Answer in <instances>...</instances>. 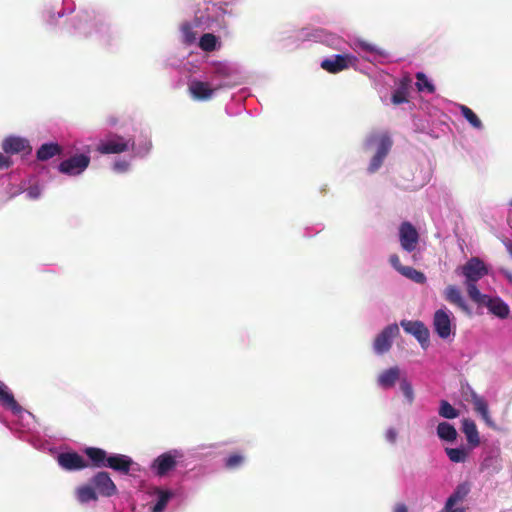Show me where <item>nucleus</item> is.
I'll return each instance as SVG.
<instances>
[{"label": "nucleus", "mask_w": 512, "mask_h": 512, "mask_svg": "<svg viewBox=\"0 0 512 512\" xmlns=\"http://www.w3.org/2000/svg\"><path fill=\"white\" fill-rule=\"evenodd\" d=\"M62 148L57 143H45L37 150V158L41 161H46L52 157L59 155Z\"/></svg>", "instance_id": "obj_25"}, {"label": "nucleus", "mask_w": 512, "mask_h": 512, "mask_svg": "<svg viewBox=\"0 0 512 512\" xmlns=\"http://www.w3.org/2000/svg\"><path fill=\"white\" fill-rule=\"evenodd\" d=\"M90 164V157L85 154L74 155L62 161L58 169L61 173L76 176L81 174Z\"/></svg>", "instance_id": "obj_4"}, {"label": "nucleus", "mask_w": 512, "mask_h": 512, "mask_svg": "<svg viewBox=\"0 0 512 512\" xmlns=\"http://www.w3.org/2000/svg\"><path fill=\"white\" fill-rule=\"evenodd\" d=\"M483 305H485L492 314L501 319H506L510 312L509 306L499 297H488Z\"/></svg>", "instance_id": "obj_19"}, {"label": "nucleus", "mask_w": 512, "mask_h": 512, "mask_svg": "<svg viewBox=\"0 0 512 512\" xmlns=\"http://www.w3.org/2000/svg\"><path fill=\"white\" fill-rule=\"evenodd\" d=\"M470 397L474 411L481 416L488 427L495 428V423L489 413L487 401L482 396L478 395L474 390H471Z\"/></svg>", "instance_id": "obj_12"}, {"label": "nucleus", "mask_w": 512, "mask_h": 512, "mask_svg": "<svg viewBox=\"0 0 512 512\" xmlns=\"http://www.w3.org/2000/svg\"><path fill=\"white\" fill-rule=\"evenodd\" d=\"M435 332L442 339H447L451 334V319L447 311L439 309L433 318Z\"/></svg>", "instance_id": "obj_11"}, {"label": "nucleus", "mask_w": 512, "mask_h": 512, "mask_svg": "<svg viewBox=\"0 0 512 512\" xmlns=\"http://www.w3.org/2000/svg\"><path fill=\"white\" fill-rule=\"evenodd\" d=\"M437 436L447 442H453L457 439L458 433L456 428L448 422H440L437 426Z\"/></svg>", "instance_id": "obj_24"}, {"label": "nucleus", "mask_w": 512, "mask_h": 512, "mask_svg": "<svg viewBox=\"0 0 512 512\" xmlns=\"http://www.w3.org/2000/svg\"><path fill=\"white\" fill-rule=\"evenodd\" d=\"M470 299L477 304H484L488 299V295L481 294L477 288V282H464Z\"/></svg>", "instance_id": "obj_27"}, {"label": "nucleus", "mask_w": 512, "mask_h": 512, "mask_svg": "<svg viewBox=\"0 0 512 512\" xmlns=\"http://www.w3.org/2000/svg\"><path fill=\"white\" fill-rule=\"evenodd\" d=\"M438 413L446 419H455L459 416V411L446 400L440 401Z\"/></svg>", "instance_id": "obj_30"}, {"label": "nucleus", "mask_w": 512, "mask_h": 512, "mask_svg": "<svg viewBox=\"0 0 512 512\" xmlns=\"http://www.w3.org/2000/svg\"><path fill=\"white\" fill-rule=\"evenodd\" d=\"M135 142L132 139L126 140L123 136L113 134L105 141H101L97 146V151L101 154H120L133 150Z\"/></svg>", "instance_id": "obj_2"}, {"label": "nucleus", "mask_w": 512, "mask_h": 512, "mask_svg": "<svg viewBox=\"0 0 512 512\" xmlns=\"http://www.w3.org/2000/svg\"><path fill=\"white\" fill-rule=\"evenodd\" d=\"M12 165V160L0 153V169H8Z\"/></svg>", "instance_id": "obj_41"}, {"label": "nucleus", "mask_w": 512, "mask_h": 512, "mask_svg": "<svg viewBox=\"0 0 512 512\" xmlns=\"http://www.w3.org/2000/svg\"><path fill=\"white\" fill-rule=\"evenodd\" d=\"M501 273L506 277V279L512 284V272L506 269H501Z\"/></svg>", "instance_id": "obj_44"}, {"label": "nucleus", "mask_w": 512, "mask_h": 512, "mask_svg": "<svg viewBox=\"0 0 512 512\" xmlns=\"http://www.w3.org/2000/svg\"><path fill=\"white\" fill-rule=\"evenodd\" d=\"M360 47L363 50L368 51V52H376V48L372 44L367 43V42H361Z\"/></svg>", "instance_id": "obj_42"}, {"label": "nucleus", "mask_w": 512, "mask_h": 512, "mask_svg": "<svg viewBox=\"0 0 512 512\" xmlns=\"http://www.w3.org/2000/svg\"><path fill=\"white\" fill-rule=\"evenodd\" d=\"M176 455L172 452H166L159 455L152 464V469L155 471L156 475L164 476L169 471L176 467Z\"/></svg>", "instance_id": "obj_13"}, {"label": "nucleus", "mask_w": 512, "mask_h": 512, "mask_svg": "<svg viewBox=\"0 0 512 512\" xmlns=\"http://www.w3.org/2000/svg\"><path fill=\"white\" fill-rule=\"evenodd\" d=\"M400 370L398 367H391L385 371H383L378 376V384L382 388H391L395 385L396 381L399 379Z\"/></svg>", "instance_id": "obj_23"}, {"label": "nucleus", "mask_w": 512, "mask_h": 512, "mask_svg": "<svg viewBox=\"0 0 512 512\" xmlns=\"http://www.w3.org/2000/svg\"><path fill=\"white\" fill-rule=\"evenodd\" d=\"M400 325L406 333L413 335L418 340L423 349L429 346L430 333L423 322L402 320Z\"/></svg>", "instance_id": "obj_6"}, {"label": "nucleus", "mask_w": 512, "mask_h": 512, "mask_svg": "<svg viewBox=\"0 0 512 512\" xmlns=\"http://www.w3.org/2000/svg\"><path fill=\"white\" fill-rule=\"evenodd\" d=\"M400 389H401L404 397L411 404L414 400V391H413L411 383L408 382L406 379H402L400 382Z\"/></svg>", "instance_id": "obj_36"}, {"label": "nucleus", "mask_w": 512, "mask_h": 512, "mask_svg": "<svg viewBox=\"0 0 512 512\" xmlns=\"http://www.w3.org/2000/svg\"><path fill=\"white\" fill-rule=\"evenodd\" d=\"M244 463V456L238 453L230 454L225 459V467L227 469H236Z\"/></svg>", "instance_id": "obj_35"}, {"label": "nucleus", "mask_w": 512, "mask_h": 512, "mask_svg": "<svg viewBox=\"0 0 512 512\" xmlns=\"http://www.w3.org/2000/svg\"><path fill=\"white\" fill-rule=\"evenodd\" d=\"M470 492V485L467 482L461 483L457 485L454 492L449 496L445 503V508L450 509L454 507L457 503L465 500L467 495Z\"/></svg>", "instance_id": "obj_21"}, {"label": "nucleus", "mask_w": 512, "mask_h": 512, "mask_svg": "<svg viewBox=\"0 0 512 512\" xmlns=\"http://www.w3.org/2000/svg\"><path fill=\"white\" fill-rule=\"evenodd\" d=\"M114 170L117 172H126L129 168V163L127 161H117L114 163Z\"/></svg>", "instance_id": "obj_40"}, {"label": "nucleus", "mask_w": 512, "mask_h": 512, "mask_svg": "<svg viewBox=\"0 0 512 512\" xmlns=\"http://www.w3.org/2000/svg\"><path fill=\"white\" fill-rule=\"evenodd\" d=\"M444 297L449 303L456 305L464 312L470 313L461 291L456 286L448 285L444 291Z\"/></svg>", "instance_id": "obj_17"}, {"label": "nucleus", "mask_w": 512, "mask_h": 512, "mask_svg": "<svg viewBox=\"0 0 512 512\" xmlns=\"http://www.w3.org/2000/svg\"><path fill=\"white\" fill-rule=\"evenodd\" d=\"M461 115L471 124L472 127L476 129L482 128V122L478 118V116L473 112L472 109L465 105H460Z\"/></svg>", "instance_id": "obj_29"}, {"label": "nucleus", "mask_w": 512, "mask_h": 512, "mask_svg": "<svg viewBox=\"0 0 512 512\" xmlns=\"http://www.w3.org/2000/svg\"><path fill=\"white\" fill-rule=\"evenodd\" d=\"M444 510L446 512H465V508L464 507H455V506L451 507L450 509L444 507Z\"/></svg>", "instance_id": "obj_45"}, {"label": "nucleus", "mask_w": 512, "mask_h": 512, "mask_svg": "<svg viewBox=\"0 0 512 512\" xmlns=\"http://www.w3.org/2000/svg\"><path fill=\"white\" fill-rule=\"evenodd\" d=\"M354 57L348 54H337L333 57L324 59L320 66L323 70L336 74L347 69Z\"/></svg>", "instance_id": "obj_9"}, {"label": "nucleus", "mask_w": 512, "mask_h": 512, "mask_svg": "<svg viewBox=\"0 0 512 512\" xmlns=\"http://www.w3.org/2000/svg\"><path fill=\"white\" fill-rule=\"evenodd\" d=\"M39 194H40V192H39V189L37 187H31L28 190V195L32 199H36L39 196Z\"/></svg>", "instance_id": "obj_43"}, {"label": "nucleus", "mask_w": 512, "mask_h": 512, "mask_svg": "<svg viewBox=\"0 0 512 512\" xmlns=\"http://www.w3.org/2000/svg\"><path fill=\"white\" fill-rule=\"evenodd\" d=\"M407 101L408 100H407L406 94L402 90H397L392 95V103L395 105H399V104L405 103Z\"/></svg>", "instance_id": "obj_37"}, {"label": "nucleus", "mask_w": 512, "mask_h": 512, "mask_svg": "<svg viewBox=\"0 0 512 512\" xmlns=\"http://www.w3.org/2000/svg\"><path fill=\"white\" fill-rule=\"evenodd\" d=\"M85 454L91 460L92 465L97 468L106 467L108 454L105 450L97 447H88L85 449Z\"/></svg>", "instance_id": "obj_22"}, {"label": "nucleus", "mask_w": 512, "mask_h": 512, "mask_svg": "<svg viewBox=\"0 0 512 512\" xmlns=\"http://www.w3.org/2000/svg\"><path fill=\"white\" fill-rule=\"evenodd\" d=\"M399 240L401 247L407 251L412 252L415 250L419 234L416 228L410 222H403L399 227Z\"/></svg>", "instance_id": "obj_8"}, {"label": "nucleus", "mask_w": 512, "mask_h": 512, "mask_svg": "<svg viewBox=\"0 0 512 512\" xmlns=\"http://www.w3.org/2000/svg\"><path fill=\"white\" fill-rule=\"evenodd\" d=\"M398 436V432L395 428H389L385 433V438L390 443H395Z\"/></svg>", "instance_id": "obj_39"}, {"label": "nucleus", "mask_w": 512, "mask_h": 512, "mask_svg": "<svg viewBox=\"0 0 512 512\" xmlns=\"http://www.w3.org/2000/svg\"><path fill=\"white\" fill-rule=\"evenodd\" d=\"M401 275L418 284H424L426 282L425 274L411 266H405V268H402Z\"/></svg>", "instance_id": "obj_28"}, {"label": "nucleus", "mask_w": 512, "mask_h": 512, "mask_svg": "<svg viewBox=\"0 0 512 512\" xmlns=\"http://www.w3.org/2000/svg\"><path fill=\"white\" fill-rule=\"evenodd\" d=\"M214 91L215 89L211 88L208 82L193 80L189 85V92L192 97L199 101L210 99L213 96Z\"/></svg>", "instance_id": "obj_15"}, {"label": "nucleus", "mask_w": 512, "mask_h": 512, "mask_svg": "<svg viewBox=\"0 0 512 512\" xmlns=\"http://www.w3.org/2000/svg\"><path fill=\"white\" fill-rule=\"evenodd\" d=\"M399 334V327L396 323L386 326L374 340V350L377 354L388 352L392 346V339Z\"/></svg>", "instance_id": "obj_5"}, {"label": "nucleus", "mask_w": 512, "mask_h": 512, "mask_svg": "<svg viewBox=\"0 0 512 512\" xmlns=\"http://www.w3.org/2000/svg\"><path fill=\"white\" fill-rule=\"evenodd\" d=\"M367 148H371L376 146V153L372 157L370 164L368 166V171L370 173L376 172L383 164L384 159L390 152L393 141L388 135V133H371L365 142Z\"/></svg>", "instance_id": "obj_1"}, {"label": "nucleus", "mask_w": 512, "mask_h": 512, "mask_svg": "<svg viewBox=\"0 0 512 512\" xmlns=\"http://www.w3.org/2000/svg\"><path fill=\"white\" fill-rule=\"evenodd\" d=\"M0 403L14 413L21 412L22 408L14 399L8 387L0 381Z\"/></svg>", "instance_id": "obj_20"}, {"label": "nucleus", "mask_w": 512, "mask_h": 512, "mask_svg": "<svg viewBox=\"0 0 512 512\" xmlns=\"http://www.w3.org/2000/svg\"><path fill=\"white\" fill-rule=\"evenodd\" d=\"M462 432L465 434L468 444L472 447H478L480 445V435L474 420L470 418H464L462 420Z\"/></svg>", "instance_id": "obj_16"}, {"label": "nucleus", "mask_w": 512, "mask_h": 512, "mask_svg": "<svg viewBox=\"0 0 512 512\" xmlns=\"http://www.w3.org/2000/svg\"><path fill=\"white\" fill-rule=\"evenodd\" d=\"M27 148L30 150L27 140L20 137H7L2 142V149L8 154H17Z\"/></svg>", "instance_id": "obj_18"}, {"label": "nucleus", "mask_w": 512, "mask_h": 512, "mask_svg": "<svg viewBox=\"0 0 512 512\" xmlns=\"http://www.w3.org/2000/svg\"><path fill=\"white\" fill-rule=\"evenodd\" d=\"M445 452L450 461L454 463H463L467 459V451L464 448H446Z\"/></svg>", "instance_id": "obj_31"}, {"label": "nucleus", "mask_w": 512, "mask_h": 512, "mask_svg": "<svg viewBox=\"0 0 512 512\" xmlns=\"http://www.w3.org/2000/svg\"><path fill=\"white\" fill-rule=\"evenodd\" d=\"M91 484L96 492L104 497H111L116 494L117 487L111 479L108 472L100 471L96 473L92 479Z\"/></svg>", "instance_id": "obj_7"}, {"label": "nucleus", "mask_w": 512, "mask_h": 512, "mask_svg": "<svg viewBox=\"0 0 512 512\" xmlns=\"http://www.w3.org/2000/svg\"><path fill=\"white\" fill-rule=\"evenodd\" d=\"M57 460L59 465L68 471H76L88 467L86 460L76 452L60 453Z\"/></svg>", "instance_id": "obj_10"}, {"label": "nucleus", "mask_w": 512, "mask_h": 512, "mask_svg": "<svg viewBox=\"0 0 512 512\" xmlns=\"http://www.w3.org/2000/svg\"><path fill=\"white\" fill-rule=\"evenodd\" d=\"M416 80V87L418 91H427L428 93L435 92V86L429 81L423 72H418L416 74Z\"/></svg>", "instance_id": "obj_32"}, {"label": "nucleus", "mask_w": 512, "mask_h": 512, "mask_svg": "<svg viewBox=\"0 0 512 512\" xmlns=\"http://www.w3.org/2000/svg\"><path fill=\"white\" fill-rule=\"evenodd\" d=\"M394 512H408V509L404 504H397L394 509Z\"/></svg>", "instance_id": "obj_46"}, {"label": "nucleus", "mask_w": 512, "mask_h": 512, "mask_svg": "<svg viewBox=\"0 0 512 512\" xmlns=\"http://www.w3.org/2000/svg\"><path fill=\"white\" fill-rule=\"evenodd\" d=\"M217 43V38L215 35L211 33H205L201 36L199 41V46L202 50L211 52L215 50Z\"/></svg>", "instance_id": "obj_33"}, {"label": "nucleus", "mask_w": 512, "mask_h": 512, "mask_svg": "<svg viewBox=\"0 0 512 512\" xmlns=\"http://www.w3.org/2000/svg\"><path fill=\"white\" fill-rule=\"evenodd\" d=\"M461 274L465 277L464 282H478L488 274V268L479 257H471L460 268Z\"/></svg>", "instance_id": "obj_3"}, {"label": "nucleus", "mask_w": 512, "mask_h": 512, "mask_svg": "<svg viewBox=\"0 0 512 512\" xmlns=\"http://www.w3.org/2000/svg\"><path fill=\"white\" fill-rule=\"evenodd\" d=\"M133 460L123 454H111L108 456L106 467L111 468L122 474H128L130 472Z\"/></svg>", "instance_id": "obj_14"}, {"label": "nucleus", "mask_w": 512, "mask_h": 512, "mask_svg": "<svg viewBox=\"0 0 512 512\" xmlns=\"http://www.w3.org/2000/svg\"><path fill=\"white\" fill-rule=\"evenodd\" d=\"M389 262L393 266V268L400 274L402 272V268H405V266L401 264L400 258L397 254H392L389 257Z\"/></svg>", "instance_id": "obj_38"}, {"label": "nucleus", "mask_w": 512, "mask_h": 512, "mask_svg": "<svg viewBox=\"0 0 512 512\" xmlns=\"http://www.w3.org/2000/svg\"><path fill=\"white\" fill-rule=\"evenodd\" d=\"M507 250L510 253V255L512 256V243L507 246Z\"/></svg>", "instance_id": "obj_47"}, {"label": "nucleus", "mask_w": 512, "mask_h": 512, "mask_svg": "<svg viewBox=\"0 0 512 512\" xmlns=\"http://www.w3.org/2000/svg\"><path fill=\"white\" fill-rule=\"evenodd\" d=\"M511 205H512V201H511Z\"/></svg>", "instance_id": "obj_48"}, {"label": "nucleus", "mask_w": 512, "mask_h": 512, "mask_svg": "<svg viewBox=\"0 0 512 512\" xmlns=\"http://www.w3.org/2000/svg\"><path fill=\"white\" fill-rule=\"evenodd\" d=\"M172 497V493L169 491L160 490L158 493V499L153 507V512H162L166 507L168 501Z\"/></svg>", "instance_id": "obj_34"}, {"label": "nucleus", "mask_w": 512, "mask_h": 512, "mask_svg": "<svg viewBox=\"0 0 512 512\" xmlns=\"http://www.w3.org/2000/svg\"><path fill=\"white\" fill-rule=\"evenodd\" d=\"M77 499L81 503H87L89 501L97 500V492L95 488L89 485L81 486L76 491Z\"/></svg>", "instance_id": "obj_26"}]
</instances>
